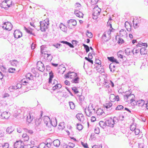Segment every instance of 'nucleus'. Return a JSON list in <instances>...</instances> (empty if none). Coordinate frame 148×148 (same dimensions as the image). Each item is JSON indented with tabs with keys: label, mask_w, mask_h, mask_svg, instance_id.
Segmentation results:
<instances>
[{
	"label": "nucleus",
	"mask_w": 148,
	"mask_h": 148,
	"mask_svg": "<svg viewBox=\"0 0 148 148\" xmlns=\"http://www.w3.org/2000/svg\"><path fill=\"white\" fill-rule=\"evenodd\" d=\"M58 88V83H56L54 86H53L52 89L53 91H55L56 89Z\"/></svg>",
	"instance_id": "obj_60"
},
{
	"label": "nucleus",
	"mask_w": 148,
	"mask_h": 148,
	"mask_svg": "<svg viewBox=\"0 0 148 148\" xmlns=\"http://www.w3.org/2000/svg\"><path fill=\"white\" fill-rule=\"evenodd\" d=\"M144 21V20L143 19H141L140 17L139 18L135 17L134 18L132 23L134 28L137 27H138L142 25L143 24Z\"/></svg>",
	"instance_id": "obj_3"
},
{
	"label": "nucleus",
	"mask_w": 148,
	"mask_h": 148,
	"mask_svg": "<svg viewBox=\"0 0 148 148\" xmlns=\"http://www.w3.org/2000/svg\"><path fill=\"white\" fill-rule=\"evenodd\" d=\"M135 97L134 95L132 97V98L130 99V103L132 106L137 105L138 106H145V101L143 99H140L138 101H136L134 99Z\"/></svg>",
	"instance_id": "obj_1"
},
{
	"label": "nucleus",
	"mask_w": 148,
	"mask_h": 148,
	"mask_svg": "<svg viewBox=\"0 0 148 148\" xmlns=\"http://www.w3.org/2000/svg\"><path fill=\"white\" fill-rule=\"evenodd\" d=\"M6 68L3 66H2V67L1 68V71H3V73H7V72L6 71Z\"/></svg>",
	"instance_id": "obj_61"
},
{
	"label": "nucleus",
	"mask_w": 148,
	"mask_h": 148,
	"mask_svg": "<svg viewBox=\"0 0 148 148\" xmlns=\"http://www.w3.org/2000/svg\"><path fill=\"white\" fill-rule=\"evenodd\" d=\"M106 128L105 129V131L107 133H110L111 132V131L110 130V127H114V123H113V121L112 119V117H110L108 119L106 120Z\"/></svg>",
	"instance_id": "obj_2"
},
{
	"label": "nucleus",
	"mask_w": 148,
	"mask_h": 148,
	"mask_svg": "<svg viewBox=\"0 0 148 148\" xmlns=\"http://www.w3.org/2000/svg\"><path fill=\"white\" fill-rule=\"evenodd\" d=\"M76 117L80 122H83L84 120V115L82 113H78L76 115Z\"/></svg>",
	"instance_id": "obj_12"
},
{
	"label": "nucleus",
	"mask_w": 148,
	"mask_h": 148,
	"mask_svg": "<svg viewBox=\"0 0 148 148\" xmlns=\"http://www.w3.org/2000/svg\"><path fill=\"white\" fill-rule=\"evenodd\" d=\"M84 96L81 95V96H79V104L82 106V103L84 100Z\"/></svg>",
	"instance_id": "obj_37"
},
{
	"label": "nucleus",
	"mask_w": 148,
	"mask_h": 148,
	"mask_svg": "<svg viewBox=\"0 0 148 148\" xmlns=\"http://www.w3.org/2000/svg\"><path fill=\"white\" fill-rule=\"evenodd\" d=\"M71 19H70L67 21V24H66V28L68 27V28H71L73 26L72 22H71ZM65 27V26L62 23H61L59 25V28H62V26Z\"/></svg>",
	"instance_id": "obj_10"
},
{
	"label": "nucleus",
	"mask_w": 148,
	"mask_h": 148,
	"mask_svg": "<svg viewBox=\"0 0 148 148\" xmlns=\"http://www.w3.org/2000/svg\"><path fill=\"white\" fill-rule=\"evenodd\" d=\"M144 144L142 143H138V148H144Z\"/></svg>",
	"instance_id": "obj_64"
},
{
	"label": "nucleus",
	"mask_w": 148,
	"mask_h": 148,
	"mask_svg": "<svg viewBox=\"0 0 148 148\" xmlns=\"http://www.w3.org/2000/svg\"><path fill=\"white\" fill-rule=\"evenodd\" d=\"M143 46L146 47H147V43H143V42H138L137 45L136 46V47H140Z\"/></svg>",
	"instance_id": "obj_34"
},
{
	"label": "nucleus",
	"mask_w": 148,
	"mask_h": 148,
	"mask_svg": "<svg viewBox=\"0 0 148 148\" xmlns=\"http://www.w3.org/2000/svg\"><path fill=\"white\" fill-rule=\"evenodd\" d=\"M126 33V31L124 29H122L119 31L120 35H117L116 36V37L117 36L123 37V34H125Z\"/></svg>",
	"instance_id": "obj_28"
},
{
	"label": "nucleus",
	"mask_w": 148,
	"mask_h": 148,
	"mask_svg": "<svg viewBox=\"0 0 148 148\" xmlns=\"http://www.w3.org/2000/svg\"><path fill=\"white\" fill-rule=\"evenodd\" d=\"M7 114V112H3L1 114V116L2 117V119H6V118L5 116V114Z\"/></svg>",
	"instance_id": "obj_54"
},
{
	"label": "nucleus",
	"mask_w": 148,
	"mask_h": 148,
	"mask_svg": "<svg viewBox=\"0 0 148 148\" xmlns=\"http://www.w3.org/2000/svg\"><path fill=\"white\" fill-rule=\"evenodd\" d=\"M109 68L111 72L113 73L115 71L116 66L114 63H110L109 65Z\"/></svg>",
	"instance_id": "obj_21"
},
{
	"label": "nucleus",
	"mask_w": 148,
	"mask_h": 148,
	"mask_svg": "<svg viewBox=\"0 0 148 148\" xmlns=\"http://www.w3.org/2000/svg\"><path fill=\"white\" fill-rule=\"evenodd\" d=\"M80 78L77 75L75 77L73 78L71 81V82L73 83L78 84L79 82Z\"/></svg>",
	"instance_id": "obj_24"
},
{
	"label": "nucleus",
	"mask_w": 148,
	"mask_h": 148,
	"mask_svg": "<svg viewBox=\"0 0 148 148\" xmlns=\"http://www.w3.org/2000/svg\"><path fill=\"white\" fill-rule=\"evenodd\" d=\"M3 148H8L9 147V144L7 143H5L4 145H3Z\"/></svg>",
	"instance_id": "obj_63"
},
{
	"label": "nucleus",
	"mask_w": 148,
	"mask_h": 148,
	"mask_svg": "<svg viewBox=\"0 0 148 148\" xmlns=\"http://www.w3.org/2000/svg\"><path fill=\"white\" fill-rule=\"evenodd\" d=\"M24 145L23 142L21 140H16L14 145V148H22Z\"/></svg>",
	"instance_id": "obj_8"
},
{
	"label": "nucleus",
	"mask_w": 148,
	"mask_h": 148,
	"mask_svg": "<svg viewBox=\"0 0 148 148\" xmlns=\"http://www.w3.org/2000/svg\"><path fill=\"white\" fill-rule=\"evenodd\" d=\"M124 43V41L122 38L119 37L118 38L117 43L119 45L122 44Z\"/></svg>",
	"instance_id": "obj_45"
},
{
	"label": "nucleus",
	"mask_w": 148,
	"mask_h": 148,
	"mask_svg": "<svg viewBox=\"0 0 148 148\" xmlns=\"http://www.w3.org/2000/svg\"><path fill=\"white\" fill-rule=\"evenodd\" d=\"M15 71L16 69L14 68H9L8 69V71L9 73H13Z\"/></svg>",
	"instance_id": "obj_52"
},
{
	"label": "nucleus",
	"mask_w": 148,
	"mask_h": 148,
	"mask_svg": "<svg viewBox=\"0 0 148 148\" xmlns=\"http://www.w3.org/2000/svg\"><path fill=\"white\" fill-rule=\"evenodd\" d=\"M26 116L27 122H28V124H29L32 122L33 119V116L32 115V113L30 114V113H28Z\"/></svg>",
	"instance_id": "obj_14"
},
{
	"label": "nucleus",
	"mask_w": 148,
	"mask_h": 148,
	"mask_svg": "<svg viewBox=\"0 0 148 148\" xmlns=\"http://www.w3.org/2000/svg\"><path fill=\"white\" fill-rule=\"evenodd\" d=\"M68 144V147L71 148H73L75 146V144L73 143H69Z\"/></svg>",
	"instance_id": "obj_58"
},
{
	"label": "nucleus",
	"mask_w": 148,
	"mask_h": 148,
	"mask_svg": "<svg viewBox=\"0 0 148 148\" xmlns=\"http://www.w3.org/2000/svg\"><path fill=\"white\" fill-rule=\"evenodd\" d=\"M9 2L10 3V5H9L8 4H7V5L8 6V7H9L11 6L12 5V1L11 0H5V2L7 4L8 3V2Z\"/></svg>",
	"instance_id": "obj_51"
},
{
	"label": "nucleus",
	"mask_w": 148,
	"mask_h": 148,
	"mask_svg": "<svg viewBox=\"0 0 148 148\" xmlns=\"http://www.w3.org/2000/svg\"><path fill=\"white\" fill-rule=\"evenodd\" d=\"M132 60H127L126 59L123 62V64H125L126 66H129L131 65L132 63Z\"/></svg>",
	"instance_id": "obj_31"
},
{
	"label": "nucleus",
	"mask_w": 148,
	"mask_h": 148,
	"mask_svg": "<svg viewBox=\"0 0 148 148\" xmlns=\"http://www.w3.org/2000/svg\"><path fill=\"white\" fill-rule=\"evenodd\" d=\"M14 129H13L11 126L9 127L6 129V132L9 134H11L14 131Z\"/></svg>",
	"instance_id": "obj_30"
},
{
	"label": "nucleus",
	"mask_w": 148,
	"mask_h": 148,
	"mask_svg": "<svg viewBox=\"0 0 148 148\" xmlns=\"http://www.w3.org/2000/svg\"><path fill=\"white\" fill-rule=\"evenodd\" d=\"M57 124V121L56 118L55 117L51 119L49 122L50 126L52 125L53 127H56Z\"/></svg>",
	"instance_id": "obj_13"
},
{
	"label": "nucleus",
	"mask_w": 148,
	"mask_h": 148,
	"mask_svg": "<svg viewBox=\"0 0 148 148\" xmlns=\"http://www.w3.org/2000/svg\"><path fill=\"white\" fill-rule=\"evenodd\" d=\"M107 26L108 27H110V28H112L111 24V22H110V20H108L107 23Z\"/></svg>",
	"instance_id": "obj_59"
},
{
	"label": "nucleus",
	"mask_w": 148,
	"mask_h": 148,
	"mask_svg": "<svg viewBox=\"0 0 148 148\" xmlns=\"http://www.w3.org/2000/svg\"><path fill=\"white\" fill-rule=\"evenodd\" d=\"M95 63L99 65H101V61L99 59H97L96 58H95Z\"/></svg>",
	"instance_id": "obj_55"
},
{
	"label": "nucleus",
	"mask_w": 148,
	"mask_h": 148,
	"mask_svg": "<svg viewBox=\"0 0 148 148\" xmlns=\"http://www.w3.org/2000/svg\"><path fill=\"white\" fill-rule=\"evenodd\" d=\"M46 144L44 143H41L38 145V148H46Z\"/></svg>",
	"instance_id": "obj_49"
},
{
	"label": "nucleus",
	"mask_w": 148,
	"mask_h": 148,
	"mask_svg": "<svg viewBox=\"0 0 148 148\" xmlns=\"http://www.w3.org/2000/svg\"><path fill=\"white\" fill-rule=\"evenodd\" d=\"M11 65L12 66H17V64H18V62L16 60H14L9 61Z\"/></svg>",
	"instance_id": "obj_32"
},
{
	"label": "nucleus",
	"mask_w": 148,
	"mask_h": 148,
	"mask_svg": "<svg viewBox=\"0 0 148 148\" xmlns=\"http://www.w3.org/2000/svg\"><path fill=\"white\" fill-rule=\"evenodd\" d=\"M112 119L113 121V123L114 124L117 123L119 121V119L118 117L116 116H114L113 118L112 117Z\"/></svg>",
	"instance_id": "obj_43"
},
{
	"label": "nucleus",
	"mask_w": 148,
	"mask_h": 148,
	"mask_svg": "<svg viewBox=\"0 0 148 148\" xmlns=\"http://www.w3.org/2000/svg\"><path fill=\"white\" fill-rule=\"evenodd\" d=\"M59 42L67 45L71 48H73L74 47L73 45L67 41L64 40L60 41H59Z\"/></svg>",
	"instance_id": "obj_18"
},
{
	"label": "nucleus",
	"mask_w": 148,
	"mask_h": 148,
	"mask_svg": "<svg viewBox=\"0 0 148 148\" xmlns=\"http://www.w3.org/2000/svg\"><path fill=\"white\" fill-rule=\"evenodd\" d=\"M101 11V9L98 7L97 5L93 9L92 15H95V16L96 15H99Z\"/></svg>",
	"instance_id": "obj_9"
},
{
	"label": "nucleus",
	"mask_w": 148,
	"mask_h": 148,
	"mask_svg": "<svg viewBox=\"0 0 148 148\" xmlns=\"http://www.w3.org/2000/svg\"><path fill=\"white\" fill-rule=\"evenodd\" d=\"M23 88H25V91L27 92L29 91V90L31 89L30 86L31 85L29 84H23Z\"/></svg>",
	"instance_id": "obj_33"
},
{
	"label": "nucleus",
	"mask_w": 148,
	"mask_h": 148,
	"mask_svg": "<svg viewBox=\"0 0 148 148\" xmlns=\"http://www.w3.org/2000/svg\"><path fill=\"white\" fill-rule=\"evenodd\" d=\"M103 106L104 107L106 108V109H108L110 107H112L110 110H111L112 112H113L115 110L114 107H113L112 103L110 102L106 103V105L104 104Z\"/></svg>",
	"instance_id": "obj_11"
},
{
	"label": "nucleus",
	"mask_w": 148,
	"mask_h": 148,
	"mask_svg": "<svg viewBox=\"0 0 148 148\" xmlns=\"http://www.w3.org/2000/svg\"><path fill=\"white\" fill-rule=\"evenodd\" d=\"M77 75V73L74 72L69 71L66 74H65L64 76L66 78H68L70 77L71 79H73L76 77Z\"/></svg>",
	"instance_id": "obj_5"
},
{
	"label": "nucleus",
	"mask_w": 148,
	"mask_h": 148,
	"mask_svg": "<svg viewBox=\"0 0 148 148\" xmlns=\"http://www.w3.org/2000/svg\"><path fill=\"white\" fill-rule=\"evenodd\" d=\"M86 35L88 37L90 38H92L93 36V35L92 33L90 32L88 30L86 31Z\"/></svg>",
	"instance_id": "obj_42"
},
{
	"label": "nucleus",
	"mask_w": 148,
	"mask_h": 148,
	"mask_svg": "<svg viewBox=\"0 0 148 148\" xmlns=\"http://www.w3.org/2000/svg\"><path fill=\"white\" fill-rule=\"evenodd\" d=\"M65 124L64 122H60V123L58 125V127L59 130H63L65 127Z\"/></svg>",
	"instance_id": "obj_26"
},
{
	"label": "nucleus",
	"mask_w": 148,
	"mask_h": 148,
	"mask_svg": "<svg viewBox=\"0 0 148 148\" xmlns=\"http://www.w3.org/2000/svg\"><path fill=\"white\" fill-rule=\"evenodd\" d=\"M81 145H82V146L85 148H89L88 145L86 143H84L83 142L81 141Z\"/></svg>",
	"instance_id": "obj_56"
},
{
	"label": "nucleus",
	"mask_w": 148,
	"mask_h": 148,
	"mask_svg": "<svg viewBox=\"0 0 148 148\" xmlns=\"http://www.w3.org/2000/svg\"><path fill=\"white\" fill-rule=\"evenodd\" d=\"M124 108V107L121 105H118L117 107L116 108L115 110H122Z\"/></svg>",
	"instance_id": "obj_47"
},
{
	"label": "nucleus",
	"mask_w": 148,
	"mask_h": 148,
	"mask_svg": "<svg viewBox=\"0 0 148 148\" xmlns=\"http://www.w3.org/2000/svg\"><path fill=\"white\" fill-rule=\"evenodd\" d=\"M82 46L84 47V49L86 51V53H88L90 51L89 47L87 45H86L84 43L82 44Z\"/></svg>",
	"instance_id": "obj_36"
},
{
	"label": "nucleus",
	"mask_w": 148,
	"mask_h": 148,
	"mask_svg": "<svg viewBox=\"0 0 148 148\" xmlns=\"http://www.w3.org/2000/svg\"><path fill=\"white\" fill-rule=\"evenodd\" d=\"M71 89L73 91L75 94H77L79 92L77 87L76 86H73L71 87Z\"/></svg>",
	"instance_id": "obj_41"
},
{
	"label": "nucleus",
	"mask_w": 148,
	"mask_h": 148,
	"mask_svg": "<svg viewBox=\"0 0 148 148\" xmlns=\"http://www.w3.org/2000/svg\"><path fill=\"white\" fill-rule=\"evenodd\" d=\"M76 125L77 126V128L79 130L81 131L82 129L83 126L81 124L78 123H77Z\"/></svg>",
	"instance_id": "obj_46"
},
{
	"label": "nucleus",
	"mask_w": 148,
	"mask_h": 148,
	"mask_svg": "<svg viewBox=\"0 0 148 148\" xmlns=\"http://www.w3.org/2000/svg\"><path fill=\"white\" fill-rule=\"evenodd\" d=\"M74 13L77 17H83V14L82 12L79 11L78 10H75Z\"/></svg>",
	"instance_id": "obj_19"
},
{
	"label": "nucleus",
	"mask_w": 148,
	"mask_h": 148,
	"mask_svg": "<svg viewBox=\"0 0 148 148\" xmlns=\"http://www.w3.org/2000/svg\"><path fill=\"white\" fill-rule=\"evenodd\" d=\"M42 120V118L40 117L38 119H36L35 123L36 125L37 126L40 125L41 123V121Z\"/></svg>",
	"instance_id": "obj_40"
},
{
	"label": "nucleus",
	"mask_w": 148,
	"mask_h": 148,
	"mask_svg": "<svg viewBox=\"0 0 148 148\" xmlns=\"http://www.w3.org/2000/svg\"><path fill=\"white\" fill-rule=\"evenodd\" d=\"M140 53L141 55L147 54V50L145 47L141 48L140 50Z\"/></svg>",
	"instance_id": "obj_22"
},
{
	"label": "nucleus",
	"mask_w": 148,
	"mask_h": 148,
	"mask_svg": "<svg viewBox=\"0 0 148 148\" xmlns=\"http://www.w3.org/2000/svg\"><path fill=\"white\" fill-rule=\"evenodd\" d=\"M41 46V47L40 48V52L42 54H43L44 55H47V56H50L51 55V54L50 53V51H44V49Z\"/></svg>",
	"instance_id": "obj_15"
},
{
	"label": "nucleus",
	"mask_w": 148,
	"mask_h": 148,
	"mask_svg": "<svg viewBox=\"0 0 148 148\" xmlns=\"http://www.w3.org/2000/svg\"><path fill=\"white\" fill-rule=\"evenodd\" d=\"M46 125L47 126L49 127L50 125L49 124L48 125L49 122L51 120L47 116H45L43 119Z\"/></svg>",
	"instance_id": "obj_23"
},
{
	"label": "nucleus",
	"mask_w": 148,
	"mask_h": 148,
	"mask_svg": "<svg viewBox=\"0 0 148 148\" xmlns=\"http://www.w3.org/2000/svg\"><path fill=\"white\" fill-rule=\"evenodd\" d=\"M13 35L15 38L17 39L22 36V33L20 29H16L14 30Z\"/></svg>",
	"instance_id": "obj_6"
},
{
	"label": "nucleus",
	"mask_w": 148,
	"mask_h": 148,
	"mask_svg": "<svg viewBox=\"0 0 148 148\" xmlns=\"http://www.w3.org/2000/svg\"><path fill=\"white\" fill-rule=\"evenodd\" d=\"M107 59L108 60L112 63H115L116 64H119V62L117 61L116 59L114 58V56L108 57Z\"/></svg>",
	"instance_id": "obj_16"
},
{
	"label": "nucleus",
	"mask_w": 148,
	"mask_h": 148,
	"mask_svg": "<svg viewBox=\"0 0 148 148\" xmlns=\"http://www.w3.org/2000/svg\"><path fill=\"white\" fill-rule=\"evenodd\" d=\"M2 28H12L13 27L12 24L9 22H4Z\"/></svg>",
	"instance_id": "obj_17"
},
{
	"label": "nucleus",
	"mask_w": 148,
	"mask_h": 148,
	"mask_svg": "<svg viewBox=\"0 0 148 148\" xmlns=\"http://www.w3.org/2000/svg\"><path fill=\"white\" fill-rule=\"evenodd\" d=\"M100 110L101 111V112H100V111H99V109L98 110L96 111V113L97 114V115H102V113L104 112L103 111V110H101V109H100Z\"/></svg>",
	"instance_id": "obj_53"
},
{
	"label": "nucleus",
	"mask_w": 148,
	"mask_h": 148,
	"mask_svg": "<svg viewBox=\"0 0 148 148\" xmlns=\"http://www.w3.org/2000/svg\"><path fill=\"white\" fill-rule=\"evenodd\" d=\"M40 28H48L49 25V20L48 18L40 22Z\"/></svg>",
	"instance_id": "obj_4"
},
{
	"label": "nucleus",
	"mask_w": 148,
	"mask_h": 148,
	"mask_svg": "<svg viewBox=\"0 0 148 148\" xmlns=\"http://www.w3.org/2000/svg\"><path fill=\"white\" fill-rule=\"evenodd\" d=\"M105 81L103 84L106 86V87L107 88H110L109 85L110 84V83L108 81Z\"/></svg>",
	"instance_id": "obj_50"
},
{
	"label": "nucleus",
	"mask_w": 148,
	"mask_h": 148,
	"mask_svg": "<svg viewBox=\"0 0 148 148\" xmlns=\"http://www.w3.org/2000/svg\"><path fill=\"white\" fill-rule=\"evenodd\" d=\"M134 95V94H132V92H131L130 91L129 93H127L126 94L124 95V98L125 100L127 99L129 97L132 96V97Z\"/></svg>",
	"instance_id": "obj_29"
},
{
	"label": "nucleus",
	"mask_w": 148,
	"mask_h": 148,
	"mask_svg": "<svg viewBox=\"0 0 148 148\" xmlns=\"http://www.w3.org/2000/svg\"><path fill=\"white\" fill-rule=\"evenodd\" d=\"M95 133L99 134L100 133V130L99 127H96L94 130Z\"/></svg>",
	"instance_id": "obj_57"
},
{
	"label": "nucleus",
	"mask_w": 148,
	"mask_h": 148,
	"mask_svg": "<svg viewBox=\"0 0 148 148\" xmlns=\"http://www.w3.org/2000/svg\"><path fill=\"white\" fill-rule=\"evenodd\" d=\"M36 67L40 71L43 72L45 70V67L44 64L40 61H38L36 63Z\"/></svg>",
	"instance_id": "obj_7"
},
{
	"label": "nucleus",
	"mask_w": 148,
	"mask_h": 148,
	"mask_svg": "<svg viewBox=\"0 0 148 148\" xmlns=\"http://www.w3.org/2000/svg\"><path fill=\"white\" fill-rule=\"evenodd\" d=\"M24 29L27 33L35 36V33L33 32V31L34 30L33 28H24Z\"/></svg>",
	"instance_id": "obj_25"
},
{
	"label": "nucleus",
	"mask_w": 148,
	"mask_h": 148,
	"mask_svg": "<svg viewBox=\"0 0 148 148\" xmlns=\"http://www.w3.org/2000/svg\"><path fill=\"white\" fill-rule=\"evenodd\" d=\"M23 147V148H31L32 146L30 144H27L25 145H24V144Z\"/></svg>",
	"instance_id": "obj_62"
},
{
	"label": "nucleus",
	"mask_w": 148,
	"mask_h": 148,
	"mask_svg": "<svg viewBox=\"0 0 148 148\" xmlns=\"http://www.w3.org/2000/svg\"><path fill=\"white\" fill-rule=\"evenodd\" d=\"M124 52L126 55L129 56L130 55L131 51L130 50V48H127L125 50Z\"/></svg>",
	"instance_id": "obj_48"
},
{
	"label": "nucleus",
	"mask_w": 148,
	"mask_h": 148,
	"mask_svg": "<svg viewBox=\"0 0 148 148\" xmlns=\"http://www.w3.org/2000/svg\"><path fill=\"white\" fill-rule=\"evenodd\" d=\"M69 103L70 108L72 110L74 109L75 106L74 103L72 101H69Z\"/></svg>",
	"instance_id": "obj_38"
},
{
	"label": "nucleus",
	"mask_w": 148,
	"mask_h": 148,
	"mask_svg": "<svg viewBox=\"0 0 148 148\" xmlns=\"http://www.w3.org/2000/svg\"><path fill=\"white\" fill-rule=\"evenodd\" d=\"M124 26L125 28L129 27H130V28H131L132 27V23H130L127 21H126L124 23Z\"/></svg>",
	"instance_id": "obj_44"
},
{
	"label": "nucleus",
	"mask_w": 148,
	"mask_h": 148,
	"mask_svg": "<svg viewBox=\"0 0 148 148\" xmlns=\"http://www.w3.org/2000/svg\"><path fill=\"white\" fill-rule=\"evenodd\" d=\"M60 141L58 139L54 140L52 143L53 145L56 147H58L60 145Z\"/></svg>",
	"instance_id": "obj_27"
},
{
	"label": "nucleus",
	"mask_w": 148,
	"mask_h": 148,
	"mask_svg": "<svg viewBox=\"0 0 148 148\" xmlns=\"http://www.w3.org/2000/svg\"><path fill=\"white\" fill-rule=\"evenodd\" d=\"M52 85L50 84H49V83H46L45 85H44L43 88L45 89L49 90L50 87Z\"/></svg>",
	"instance_id": "obj_35"
},
{
	"label": "nucleus",
	"mask_w": 148,
	"mask_h": 148,
	"mask_svg": "<svg viewBox=\"0 0 148 148\" xmlns=\"http://www.w3.org/2000/svg\"><path fill=\"white\" fill-rule=\"evenodd\" d=\"M109 99L112 102H114L115 101L114 100L115 98V95L114 94H111L109 96Z\"/></svg>",
	"instance_id": "obj_39"
},
{
	"label": "nucleus",
	"mask_w": 148,
	"mask_h": 148,
	"mask_svg": "<svg viewBox=\"0 0 148 148\" xmlns=\"http://www.w3.org/2000/svg\"><path fill=\"white\" fill-rule=\"evenodd\" d=\"M100 126L105 131V129L106 128V121L104 122L103 121H100L99 123Z\"/></svg>",
	"instance_id": "obj_20"
}]
</instances>
